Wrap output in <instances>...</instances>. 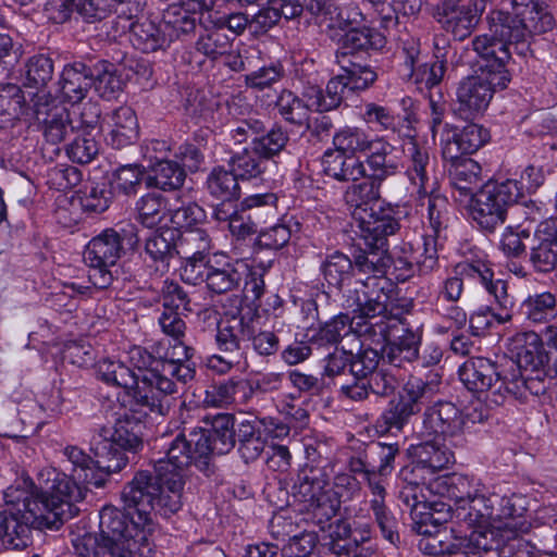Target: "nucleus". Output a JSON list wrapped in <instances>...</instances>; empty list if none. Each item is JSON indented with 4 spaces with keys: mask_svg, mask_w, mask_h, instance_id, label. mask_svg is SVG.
<instances>
[{
    "mask_svg": "<svg viewBox=\"0 0 557 557\" xmlns=\"http://www.w3.org/2000/svg\"><path fill=\"white\" fill-rule=\"evenodd\" d=\"M79 491L62 472L47 468L38 474L34 491L9 487L0 510V541L8 549H23L29 543L30 529L58 530L75 517L73 500Z\"/></svg>",
    "mask_w": 557,
    "mask_h": 557,
    "instance_id": "nucleus-1",
    "label": "nucleus"
},
{
    "mask_svg": "<svg viewBox=\"0 0 557 557\" xmlns=\"http://www.w3.org/2000/svg\"><path fill=\"white\" fill-rule=\"evenodd\" d=\"M173 494L171 485L160 480L158 473L139 471L123 490V510L112 506H104L100 510V521L107 509L121 515L120 520L123 523L119 531L121 539L128 544L127 548L122 549L123 557H129L131 552H139V556L148 557L151 550L148 540L151 511L154 510L164 517L177 512L182 506V492H178L176 508L170 507L168 502Z\"/></svg>",
    "mask_w": 557,
    "mask_h": 557,
    "instance_id": "nucleus-2",
    "label": "nucleus"
},
{
    "mask_svg": "<svg viewBox=\"0 0 557 557\" xmlns=\"http://www.w3.org/2000/svg\"><path fill=\"white\" fill-rule=\"evenodd\" d=\"M164 343L159 342L152 352L143 347H134L129 359L139 375V388L132 393L137 404L148 406L158 414L165 416L172 407L171 396L193 381L196 375L194 362L180 363L186 355L181 349H163Z\"/></svg>",
    "mask_w": 557,
    "mask_h": 557,
    "instance_id": "nucleus-3",
    "label": "nucleus"
},
{
    "mask_svg": "<svg viewBox=\"0 0 557 557\" xmlns=\"http://www.w3.org/2000/svg\"><path fill=\"white\" fill-rule=\"evenodd\" d=\"M473 50L480 57L479 70L474 75L463 78L456 90L457 110L466 119L484 112L494 92L505 89L511 76L507 63L511 54L498 52L490 47L486 36H476L472 40Z\"/></svg>",
    "mask_w": 557,
    "mask_h": 557,
    "instance_id": "nucleus-4",
    "label": "nucleus"
},
{
    "mask_svg": "<svg viewBox=\"0 0 557 557\" xmlns=\"http://www.w3.org/2000/svg\"><path fill=\"white\" fill-rule=\"evenodd\" d=\"M127 407L117 414L114 424L100 425L92 430L89 445L98 457V467L106 474L121 471L128 462L126 451H136L141 446L143 420L149 412L148 406L137 404V399L126 400Z\"/></svg>",
    "mask_w": 557,
    "mask_h": 557,
    "instance_id": "nucleus-5",
    "label": "nucleus"
},
{
    "mask_svg": "<svg viewBox=\"0 0 557 557\" xmlns=\"http://www.w3.org/2000/svg\"><path fill=\"white\" fill-rule=\"evenodd\" d=\"M512 12L492 11L487 15L490 47L510 54L509 46L553 28V16L535 0H511Z\"/></svg>",
    "mask_w": 557,
    "mask_h": 557,
    "instance_id": "nucleus-6",
    "label": "nucleus"
},
{
    "mask_svg": "<svg viewBox=\"0 0 557 557\" xmlns=\"http://www.w3.org/2000/svg\"><path fill=\"white\" fill-rule=\"evenodd\" d=\"M138 243L135 227L106 228L92 237L86 246L84 260L89 267L88 278L99 289L110 287L114 281L111 268L122 257L127 248H134Z\"/></svg>",
    "mask_w": 557,
    "mask_h": 557,
    "instance_id": "nucleus-7",
    "label": "nucleus"
},
{
    "mask_svg": "<svg viewBox=\"0 0 557 557\" xmlns=\"http://www.w3.org/2000/svg\"><path fill=\"white\" fill-rule=\"evenodd\" d=\"M360 287L356 288V305L359 314L356 317V329L359 337L370 333L382 334L388 327L385 324L391 317L400 314L393 305V282L385 275L358 280Z\"/></svg>",
    "mask_w": 557,
    "mask_h": 557,
    "instance_id": "nucleus-8",
    "label": "nucleus"
},
{
    "mask_svg": "<svg viewBox=\"0 0 557 557\" xmlns=\"http://www.w3.org/2000/svg\"><path fill=\"white\" fill-rule=\"evenodd\" d=\"M522 197L519 183L515 180L487 182L479 191L471 195L470 215L478 226L493 233L503 225L509 208Z\"/></svg>",
    "mask_w": 557,
    "mask_h": 557,
    "instance_id": "nucleus-9",
    "label": "nucleus"
},
{
    "mask_svg": "<svg viewBox=\"0 0 557 557\" xmlns=\"http://www.w3.org/2000/svg\"><path fill=\"white\" fill-rule=\"evenodd\" d=\"M463 277L478 278L490 295L496 298L500 305V312L496 313L500 321L509 319L510 296L507 293V284L503 280L494 281V272L484 260L465 261L458 263L438 286V298L450 304H457L465 292Z\"/></svg>",
    "mask_w": 557,
    "mask_h": 557,
    "instance_id": "nucleus-10",
    "label": "nucleus"
},
{
    "mask_svg": "<svg viewBox=\"0 0 557 557\" xmlns=\"http://www.w3.org/2000/svg\"><path fill=\"white\" fill-rule=\"evenodd\" d=\"M333 145L339 151L355 158L364 156L361 162H366L368 170H385L387 164L399 163L392 154L395 147L380 135H371L366 129L357 126H345L333 135Z\"/></svg>",
    "mask_w": 557,
    "mask_h": 557,
    "instance_id": "nucleus-11",
    "label": "nucleus"
},
{
    "mask_svg": "<svg viewBox=\"0 0 557 557\" xmlns=\"http://www.w3.org/2000/svg\"><path fill=\"white\" fill-rule=\"evenodd\" d=\"M385 324L388 327L382 334L370 333L364 336L371 344L383 346V359L394 367H403L419 358V347L422 339L420 327L411 329L401 313L391 317Z\"/></svg>",
    "mask_w": 557,
    "mask_h": 557,
    "instance_id": "nucleus-12",
    "label": "nucleus"
},
{
    "mask_svg": "<svg viewBox=\"0 0 557 557\" xmlns=\"http://www.w3.org/2000/svg\"><path fill=\"white\" fill-rule=\"evenodd\" d=\"M209 429L191 432V442L196 446L197 469L206 475L213 472L212 455H225L235 444V418L231 413H218L207 417Z\"/></svg>",
    "mask_w": 557,
    "mask_h": 557,
    "instance_id": "nucleus-13",
    "label": "nucleus"
},
{
    "mask_svg": "<svg viewBox=\"0 0 557 557\" xmlns=\"http://www.w3.org/2000/svg\"><path fill=\"white\" fill-rule=\"evenodd\" d=\"M245 264L236 261H222L215 255L205 263H194L181 267V277L190 285L206 284L207 289L215 295L234 292L239 288Z\"/></svg>",
    "mask_w": 557,
    "mask_h": 557,
    "instance_id": "nucleus-14",
    "label": "nucleus"
},
{
    "mask_svg": "<svg viewBox=\"0 0 557 557\" xmlns=\"http://www.w3.org/2000/svg\"><path fill=\"white\" fill-rule=\"evenodd\" d=\"M196 446L191 442V432L187 438L184 434H177L165 448V456L154 462L153 469L158 478L165 484H170L173 491L169 506L176 508L178 504V492L183 491L184 471L194 465L197 468Z\"/></svg>",
    "mask_w": 557,
    "mask_h": 557,
    "instance_id": "nucleus-15",
    "label": "nucleus"
},
{
    "mask_svg": "<svg viewBox=\"0 0 557 557\" xmlns=\"http://www.w3.org/2000/svg\"><path fill=\"white\" fill-rule=\"evenodd\" d=\"M487 0H443L433 16L441 28L455 40L462 41L475 29Z\"/></svg>",
    "mask_w": 557,
    "mask_h": 557,
    "instance_id": "nucleus-16",
    "label": "nucleus"
},
{
    "mask_svg": "<svg viewBox=\"0 0 557 557\" xmlns=\"http://www.w3.org/2000/svg\"><path fill=\"white\" fill-rule=\"evenodd\" d=\"M406 138L408 140L403 145L404 174L412 191L418 196H425L438 189L436 160L431 157L429 148L417 141L413 136Z\"/></svg>",
    "mask_w": 557,
    "mask_h": 557,
    "instance_id": "nucleus-17",
    "label": "nucleus"
},
{
    "mask_svg": "<svg viewBox=\"0 0 557 557\" xmlns=\"http://www.w3.org/2000/svg\"><path fill=\"white\" fill-rule=\"evenodd\" d=\"M462 411L451 401L440 400L428 407L423 413L420 434L425 437H442L454 447L466 445Z\"/></svg>",
    "mask_w": 557,
    "mask_h": 557,
    "instance_id": "nucleus-18",
    "label": "nucleus"
},
{
    "mask_svg": "<svg viewBox=\"0 0 557 557\" xmlns=\"http://www.w3.org/2000/svg\"><path fill=\"white\" fill-rule=\"evenodd\" d=\"M459 377L463 385L473 393L487 392V398L495 405L505 399L507 376H504L495 362L483 357H472L459 368Z\"/></svg>",
    "mask_w": 557,
    "mask_h": 557,
    "instance_id": "nucleus-19",
    "label": "nucleus"
},
{
    "mask_svg": "<svg viewBox=\"0 0 557 557\" xmlns=\"http://www.w3.org/2000/svg\"><path fill=\"white\" fill-rule=\"evenodd\" d=\"M419 542L420 550L425 555L442 557H483L491 549L492 540L480 532H471L465 537L444 541L441 531L422 534Z\"/></svg>",
    "mask_w": 557,
    "mask_h": 557,
    "instance_id": "nucleus-20",
    "label": "nucleus"
},
{
    "mask_svg": "<svg viewBox=\"0 0 557 557\" xmlns=\"http://www.w3.org/2000/svg\"><path fill=\"white\" fill-rule=\"evenodd\" d=\"M243 307L237 313L225 315L218 324L215 344L221 351L235 352L242 349V344L250 341L257 331L259 317L258 307Z\"/></svg>",
    "mask_w": 557,
    "mask_h": 557,
    "instance_id": "nucleus-21",
    "label": "nucleus"
},
{
    "mask_svg": "<svg viewBox=\"0 0 557 557\" xmlns=\"http://www.w3.org/2000/svg\"><path fill=\"white\" fill-rule=\"evenodd\" d=\"M498 500V494L493 493L485 496L478 492L475 496L469 500L468 505L461 507L456 513L457 519L465 522L468 527L473 528L471 532H480L492 540L491 549L484 553L485 555L494 548L495 536H498L494 516L495 506Z\"/></svg>",
    "mask_w": 557,
    "mask_h": 557,
    "instance_id": "nucleus-22",
    "label": "nucleus"
},
{
    "mask_svg": "<svg viewBox=\"0 0 557 557\" xmlns=\"http://www.w3.org/2000/svg\"><path fill=\"white\" fill-rule=\"evenodd\" d=\"M399 172V163L387 164L384 170H367L366 177L368 181H363L358 184L350 185L345 191L346 203L355 208L354 215L359 216V213L364 214L370 211L372 203H376L381 198V185L388 177L396 175Z\"/></svg>",
    "mask_w": 557,
    "mask_h": 557,
    "instance_id": "nucleus-23",
    "label": "nucleus"
},
{
    "mask_svg": "<svg viewBox=\"0 0 557 557\" xmlns=\"http://www.w3.org/2000/svg\"><path fill=\"white\" fill-rule=\"evenodd\" d=\"M35 119L46 140L57 145L71 132H76L78 120L72 121L67 109L55 100H39L35 104Z\"/></svg>",
    "mask_w": 557,
    "mask_h": 557,
    "instance_id": "nucleus-24",
    "label": "nucleus"
},
{
    "mask_svg": "<svg viewBox=\"0 0 557 557\" xmlns=\"http://www.w3.org/2000/svg\"><path fill=\"white\" fill-rule=\"evenodd\" d=\"M100 111L91 106L81 113L76 132L78 135L66 147L69 158L76 163L91 162L99 153V143L94 132H99Z\"/></svg>",
    "mask_w": 557,
    "mask_h": 557,
    "instance_id": "nucleus-25",
    "label": "nucleus"
},
{
    "mask_svg": "<svg viewBox=\"0 0 557 557\" xmlns=\"http://www.w3.org/2000/svg\"><path fill=\"white\" fill-rule=\"evenodd\" d=\"M357 234L369 249L386 250L387 237L399 230L398 221L389 214H380L370 208L364 214L359 213Z\"/></svg>",
    "mask_w": 557,
    "mask_h": 557,
    "instance_id": "nucleus-26",
    "label": "nucleus"
},
{
    "mask_svg": "<svg viewBox=\"0 0 557 557\" xmlns=\"http://www.w3.org/2000/svg\"><path fill=\"white\" fill-rule=\"evenodd\" d=\"M530 261L539 272H549L557 268V225L555 221H541L534 232Z\"/></svg>",
    "mask_w": 557,
    "mask_h": 557,
    "instance_id": "nucleus-27",
    "label": "nucleus"
},
{
    "mask_svg": "<svg viewBox=\"0 0 557 557\" xmlns=\"http://www.w3.org/2000/svg\"><path fill=\"white\" fill-rule=\"evenodd\" d=\"M528 500L519 494L500 496L495 506V523L500 533H527L531 523L523 518L527 511Z\"/></svg>",
    "mask_w": 557,
    "mask_h": 557,
    "instance_id": "nucleus-28",
    "label": "nucleus"
},
{
    "mask_svg": "<svg viewBox=\"0 0 557 557\" xmlns=\"http://www.w3.org/2000/svg\"><path fill=\"white\" fill-rule=\"evenodd\" d=\"M63 455L72 465L71 476L63 473L79 491V497L73 500L75 503L83 499V492L81 485H94L100 487L103 484V479L98 475L97 470L106 473L103 469L98 467V459L94 460L82 448L77 446H66L63 449Z\"/></svg>",
    "mask_w": 557,
    "mask_h": 557,
    "instance_id": "nucleus-29",
    "label": "nucleus"
},
{
    "mask_svg": "<svg viewBox=\"0 0 557 557\" xmlns=\"http://www.w3.org/2000/svg\"><path fill=\"white\" fill-rule=\"evenodd\" d=\"M327 482L329 478L321 469H304L299 472L293 486L294 495L298 496L301 502L315 507L324 516L327 507V491H325Z\"/></svg>",
    "mask_w": 557,
    "mask_h": 557,
    "instance_id": "nucleus-30",
    "label": "nucleus"
},
{
    "mask_svg": "<svg viewBox=\"0 0 557 557\" xmlns=\"http://www.w3.org/2000/svg\"><path fill=\"white\" fill-rule=\"evenodd\" d=\"M490 138L486 128L479 124L470 123L461 129L455 131L443 143V159H456L478 151Z\"/></svg>",
    "mask_w": 557,
    "mask_h": 557,
    "instance_id": "nucleus-31",
    "label": "nucleus"
},
{
    "mask_svg": "<svg viewBox=\"0 0 557 557\" xmlns=\"http://www.w3.org/2000/svg\"><path fill=\"white\" fill-rule=\"evenodd\" d=\"M323 173L338 182H356L366 177L368 166L360 158H355L343 151L327 149L321 160Z\"/></svg>",
    "mask_w": 557,
    "mask_h": 557,
    "instance_id": "nucleus-32",
    "label": "nucleus"
},
{
    "mask_svg": "<svg viewBox=\"0 0 557 557\" xmlns=\"http://www.w3.org/2000/svg\"><path fill=\"white\" fill-rule=\"evenodd\" d=\"M276 201L277 197L273 193L255 194L244 198L239 205L238 213L231 220L228 226L232 235L238 239H245L256 234L258 232V223L246 212L262 207L275 208Z\"/></svg>",
    "mask_w": 557,
    "mask_h": 557,
    "instance_id": "nucleus-33",
    "label": "nucleus"
},
{
    "mask_svg": "<svg viewBox=\"0 0 557 557\" xmlns=\"http://www.w3.org/2000/svg\"><path fill=\"white\" fill-rule=\"evenodd\" d=\"M59 86L64 101L72 104L81 102L92 86L89 67L82 62L64 66Z\"/></svg>",
    "mask_w": 557,
    "mask_h": 557,
    "instance_id": "nucleus-34",
    "label": "nucleus"
},
{
    "mask_svg": "<svg viewBox=\"0 0 557 557\" xmlns=\"http://www.w3.org/2000/svg\"><path fill=\"white\" fill-rule=\"evenodd\" d=\"M158 324L162 331V333L168 336L170 339L164 342V350L165 349H181L186 355V357L181 358L180 363L183 362H193L191 358L195 355V349L191 346H188L185 343L186 336V322L182 318V312L176 310H162L158 318Z\"/></svg>",
    "mask_w": 557,
    "mask_h": 557,
    "instance_id": "nucleus-35",
    "label": "nucleus"
},
{
    "mask_svg": "<svg viewBox=\"0 0 557 557\" xmlns=\"http://www.w3.org/2000/svg\"><path fill=\"white\" fill-rule=\"evenodd\" d=\"M138 131L134 110L129 107H120L110 117V131L106 139L113 148L121 149L136 141Z\"/></svg>",
    "mask_w": 557,
    "mask_h": 557,
    "instance_id": "nucleus-36",
    "label": "nucleus"
},
{
    "mask_svg": "<svg viewBox=\"0 0 557 557\" xmlns=\"http://www.w3.org/2000/svg\"><path fill=\"white\" fill-rule=\"evenodd\" d=\"M517 344L524 343L517 352V367L521 372H536L546 370L548 356L543 350L540 336L534 332L519 333L515 337Z\"/></svg>",
    "mask_w": 557,
    "mask_h": 557,
    "instance_id": "nucleus-37",
    "label": "nucleus"
},
{
    "mask_svg": "<svg viewBox=\"0 0 557 557\" xmlns=\"http://www.w3.org/2000/svg\"><path fill=\"white\" fill-rule=\"evenodd\" d=\"M180 232L175 228L160 227L153 231L146 239L145 251L153 260L168 270L170 260L180 255L177 239Z\"/></svg>",
    "mask_w": 557,
    "mask_h": 557,
    "instance_id": "nucleus-38",
    "label": "nucleus"
},
{
    "mask_svg": "<svg viewBox=\"0 0 557 557\" xmlns=\"http://www.w3.org/2000/svg\"><path fill=\"white\" fill-rule=\"evenodd\" d=\"M448 163V178L453 188L460 195H473L474 186L481 181L482 168L471 158L444 159Z\"/></svg>",
    "mask_w": 557,
    "mask_h": 557,
    "instance_id": "nucleus-39",
    "label": "nucleus"
},
{
    "mask_svg": "<svg viewBox=\"0 0 557 557\" xmlns=\"http://www.w3.org/2000/svg\"><path fill=\"white\" fill-rule=\"evenodd\" d=\"M349 94L342 75L338 74L329 81L324 90L310 86L305 90L304 96L314 111L326 112L336 109Z\"/></svg>",
    "mask_w": 557,
    "mask_h": 557,
    "instance_id": "nucleus-40",
    "label": "nucleus"
},
{
    "mask_svg": "<svg viewBox=\"0 0 557 557\" xmlns=\"http://www.w3.org/2000/svg\"><path fill=\"white\" fill-rule=\"evenodd\" d=\"M132 44L145 53L164 49L170 45L162 21L156 23L150 20L138 21L132 24Z\"/></svg>",
    "mask_w": 557,
    "mask_h": 557,
    "instance_id": "nucleus-41",
    "label": "nucleus"
},
{
    "mask_svg": "<svg viewBox=\"0 0 557 557\" xmlns=\"http://www.w3.org/2000/svg\"><path fill=\"white\" fill-rule=\"evenodd\" d=\"M441 440L442 437H434L412 447V455L419 466L435 472L455 461L453 450Z\"/></svg>",
    "mask_w": 557,
    "mask_h": 557,
    "instance_id": "nucleus-42",
    "label": "nucleus"
},
{
    "mask_svg": "<svg viewBox=\"0 0 557 557\" xmlns=\"http://www.w3.org/2000/svg\"><path fill=\"white\" fill-rule=\"evenodd\" d=\"M97 373L104 383L123 388L127 400H133L132 393L140 385L136 371L119 360L103 359L99 361Z\"/></svg>",
    "mask_w": 557,
    "mask_h": 557,
    "instance_id": "nucleus-43",
    "label": "nucleus"
},
{
    "mask_svg": "<svg viewBox=\"0 0 557 557\" xmlns=\"http://www.w3.org/2000/svg\"><path fill=\"white\" fill-rule=\"evenodd\" d=\"M320 272L327 286L336 290L349 285L355 275L352 261L341 251L327 255L321 262Z\"/></svg>",
    "mask_w": 557,
    "mask_h": 557,
    "instance_id": "nucleus-44",
    "label": "nucleus"
},
{
    "mask_svg": "<svg viewBox=\"0 0 557 557\" xmlns=\"http://www.w3.org/2000/svg\"><path fill=\"white\" fill-rule=\"evenodd\" d=\"M384 45L385 37L377 30L370 27H352L343 37V44L336 57L346 55L349 60H356V52L381 49Z\"/></svg>",
    "mask_w": 557,
    "mask_h": 557,
    "instance_id": "nucleus-45",
    "label": "nucleus"
},
{
    "mask_svg": "<svg viewBox=\"0 0 557 557\" xmlns=\"http://www.w3.org/2000/svg\"><path fill=\"white\" fill-rule=\"evenodd\" d=\"M357 318L350 319L348 314L339 313L321 325L318 332L312 335L311 344L318 348L334 347L341 343L342 338L354 332L357 335L356 329Z\"/></svg>",
    "mask_w": 557,
    "mask_h": 557,
    "instance_id": "nucleus-46",
    "label": "nucleus"
},
{
    "mask_svg": "<svg viewBox=\"0 0 557 557\" xmlns=\"http://www.w3.org/2000/svg\"><path fill=\"white\" fill-rule=\"evenodd\" d=\"M149 159L156 160L151 165L152 175L149 177V185L162 190H175L183 186L186 174L178 163L162 159L157 154H150Z\"/></svg>",
    "mask_w": 557,
    "mask_h": 557,
    "instance_id": "nucleus-47",
    "label": "nucleus"
},
{
    "mask_svg": "<svg viewBox=\"0 0 557 557\" xmlns=\"http://www.w3.org/2000/svg\"><path fill=\"white\" fill-rule=\"evenodd\" d=\"M361 493V483L349 473H338L334 476L332 490L327 491V507L324 511L326 519H331L338 511L341 504L358 497Z\"/></svg>",
    "mask_w": 557,
    "mask_h": 557,
    "instance_id": "nucleus-48",
    "label": "nucleus"
},
{
    "mask_svg": "<svg viewBox=\"0 0 557 557\" xmlns=\"http://www.w3.org/2000/svg\"><path fill=\"white\" fill-rule=\"evenodd\" d=\"M554 368L536 372H521L519 377L512 374L511 380L507 379L505 394H511L518 399H525L528 394L539 396L546 392L545 376L552 375Z\"/></svg>",
    "mask_w": 557,
    "mask_h": 557,
    "instance_id": "nucleus-49",
    "label": "nucleus"
},
{
    "mask_svg": "<svg viewBox=\"0 0 557 557\" xmlns=\"http://www.w3.org/2000/svg\"><path fill=\"white\" fill-rule=\"evenodd\" d=\"M211 249V238L207 231L202 228L188 230L183 236L180 245V251L183 253L182 267L190 263H205L210 258L208 253Z\"/></svg>",
    "mask_w": 557,
    "mask_h": 557,
    "instance_id": "nucleus-50",
    "label": "nucleus"
},
{
    "mask_svg": "<svg viewBox=\"0 0 557 557\" xmlns=\"http://www.w3.org/2000/svg\"><path fill=\"white\" fill-rule=\"evenodd\" d=\"M206 186L212 197L223 201H232L239 197L238 177L232 169L228 171L223 166L213 168L207 177Z\"/></svg>",
    "mask_w": 557,
    "mask_h": 557,
    "instance_id": "nucleus-51",
    "label": "nucleus"
},
{
    "mask_svg": "<svg viewBox=\"0 0 557 557\" xmlns=\"http://www.w3.org/2000/svg\"><path fill=\"white\" fill-rule=\"evenodd\" d=\"M336 63L349 92L367 89L376 79L375 72L367 64L349 60L346 55H337Z\"/></svg>",
    "mask_w": 557,
    "mask_h": 557,
    "instance_id": "nucleus-52",
    "label": "nucleus"
},
{
    "mask_svg": "<svg viewBox=\"0 0 557 557\" xmlns=\"http://www.w3.org/2000/svg\"><path fill=\"white\" fill-rule=\"evenodd\" d=\"M197 14L191 13L181 5H170L162 17L170 44L178 39L182 35L189 34L195 30L197 25Z\"/></svg>",
    "mask_w": 557,
    "mask_h": 557,
    "instance_id": "nucleus-53",
    "label": "nucleus"
},
{
    "mask_svg": "<svg viewBox=\"0 0 557 557\" xmlns=\"http://www.w3.org/2000/svg\"><path fill=\"white\" fill-rule=\"evenodd\" d=\"M440 377L437 375L430 381L421 377L410 376L404 384L398 397L407 405H410L418 413L421 410V404L432 398L438 391Z\"/></svg>",
    "mask_w": 557,
    "mask_h": 557,
    "instance_id": "nucleus-54",
    "label": "nucleus"
},
{
    "mask_svg": "<svg viewBox=\"0 0 557 557\" xmlns=\"http://www.w3.org/2000/svg\"><path fill=\"white\" fill-rule=\"evenodd\" d=\"M276 108L280 115L288 123L302 126L309 121L310 111H314L309 106V101H304L289 90H283L276 100Z\"/></svg>",
    "mask_w": 557,
    "mask_h": 557,
    "instance_id": "nucleus-55",
    "label": "nucleus"
},
{
    "mask_svg": "<svg viewBox=\"0 0 557 557\" xmlns=\"http://www.w3.org/2000/svg\"><path fill=\"white\" fill-rule=\"evenodd\" d=\"M521 308L528 320L547 322L557 317V298L549 292L534 294L522 302Z\"/></svg>",
    "mask_w": 557,
    "mask_h": 557,
    "instance_id": "nucleus-56",
    "label": "nucleus"
},
{
    "mask_svg": "<svg viewBox=\"0 0 557 557\" xmlns=\"http://www.w3.org/2000/svg\"><path fill=\"white\" fill-rule=\"evenodd\" d=\"M361 116L367 124L374 125L380 131H389L404 138L408 136V132L400 125V116L386 107L374 102L366 103Z\"/></svg>",
    "mask_w": 557,
    "mask_h": 557,
    "instance_id": "nucleus-57",
    "label": "nucleus"
},
{
    "mask_svg": "<svg viewBox=\"0 0 557 557\" xmlns=\"http://www.w3.org/2000/svg\"><path fill=\"white\" fill-rule=\"evenodd\" d=\"M267 162L252 146L251 149L245 148L235 153L230 160V165L238 180H251L264 172Z\"/></svg>",
    "mask_w": 557,
    "mask_h": 557,
    "instance_id": "nucleus-58",
    "label": "nucleus"
},
{
    "mask_svg": "<svg viewBox=\"0 0 557 557\" xmlns=\"http://www.w3.org/2000/svg\"><path fill=\"white\" fill-rule=\"evenodd\" d=\"M245 380L231 377L228 380L210 385L205 393L203 403L208 407H225L235 403L238 392H246Z\"/></svg>",
    "mask_w": 557,
    "mask_h": 557,
    "instance_id": "nucleus-59",
    "label": "nucleus"
},
{
    "mask_svg": "<svg viewBox=\"0 0 557 557\" xmlns=\"http://www.w3.org/2000/svg\"><path fill=\"white\" fill-rule=\"evenodd\" d=\"M522 533H500L495 536L494 548L483 557L494 553L497 557H533L536 547L522 539Z\"/></svg>",
    "mask_w": 557,
    "mask_h": 557,
    "instance_id": "nucleus-60",
    "label": "nucleus"
},
{
    "mask_svg": "<svg viewBox=\"0 0 557 557\" xmlns=\"http://www.w3.org/2000/svg\"><path fill=\"white\" fill-rule=\"evenodd\" d=\"M417 413L410 405H407L399 397L392 399L376 420V428L382 432H389L394 429L401 431L411 417Z\"/></svg>",
    "mask_w": 557,
    "mask_h": 557,
    "instance_id": "nucleus-61",
    "label": "nucleus"
},
{
    "mask_svg": "<svg viewBox=\"0 0 557 557\" xmlns=\"http://www.w3.org/2000/svg\"><path fill=\"white\" fill-rule=\"evenodd\" d=\"M447 497L455 502V515L480 492V482L465 474H453L445 480Z\"/></svg>",
    "mask_w": 557,
    "mask_h": 557,
    "instance_id": "nucleus-62",
    "label": "nucleus"
},
{
    "mask_svg": "<svg viewBox=\"0 0 557 557\" xmlns=\"http://www.w3.org/2000/svg\"><path fill=\"white\" fill-rule=\"evenodd\" d=\"M89 77L99 97L111 99L121 89V79L113 72V65L102 61L89 67Z\"/></svg>",
    "mask_w": 557,
    "mask_h": 557,
    "instance_id": "nucleus-63",
    "label": "nucleus"
},
{
    "mask_svg": "<svg viewBox=\"0 0 557 557\" xmlns=\"http://www.w3.org/2000/svg\"><path fill=\"white\" fill-rule=\"evenodd\" d=\"M138 221L146 227H153L159 224L165 212H169L165 198L158 193L144 195L136 205Z\"/></svg>",
    "mask_w": 557,
    "mask_h": 557,
    "instance_id": "nucleus-64",
    "label": "nucleus"
}]
</instances>
